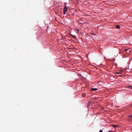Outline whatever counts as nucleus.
I'll use <instances>...</instances> for the list:
<instances>
[{
  "instance_id": "13",
  "label": "nucleus",
  "mask_w": 132,
  "mask_h": 132,
  "mask_svg": "<svg viewBox=\"0 0 132 132\" xmlns=\"http://www.w3.org/2000/svg\"><path fill=\"white\" fill-rule=\"evenodd\" d=\"M130 117H131V118H132V114H131L130 115Z\"/></svg>"
},
{
  "instance_id": "9",
  "label": "nucleus",
  "mask_w": 132,
  "mask_h": 132,
  "mask_svg": "<svg viewBox=\"0 0 132 132\" xmlns=\"http://www.w3.org/2000/svg\"><path fill=\"white\" fill-rule=\"evenodd\" d=\"M128 49H125L124 50V51H128Z\"/></svg>"
},
{
  "instance_id": "2",
  "label": "nucleus",
  "mask_w": 132,
  "mask_h": 132,
  "mask_svg": "<svg viewBox=\"0 0 132 132\" xmlns=\"http://www.w3.org/2000/svg\"><path fill=\"white\" fill-rule=\"evenodd\" d=\"M97 90V88H92L91 89V90L92 91H95Z\"/></svg>"
},
{
  "instance_id": "11",
  "label": "nucleus",
  "mask_w": 132,
  "mask_h": 132,
  "mask_svg": "<svg viewBox=\"0 0 132 132\" xmlns=\"http://www.w3.org/2000/svg\"><path fill=\"white\" fill-rule=\"evenodd\" d=\"M123 71V70H121L120 71V73L122 72Z\"/></svg>"
},
{
  "instance_id": "7",
  "label": "nucleus",
  "mask_w": 132,
  "mask_h": 132,
  "mask_svg": "<svg viewBox=\"0 0 132 132\" xmlns=\"http://www.w3.org/2000/svg\"><path fill=\"white\" fill-rule=\"evenodd\" d=\"M127 87L130 88L131 89H132V86H127Z\"/></svg>"
},
{
  "instance_id": "5",
  "label": "nucleus",
  "mask_w": 132,
  "mask_h": 132,
  "mask_svg": "<svg viewBox=\"0 0 132 132\" xmlns=\"http://www.w3.org/2000/svg\"><path fill=\"white\" fill-rule=\"evenodd\" d=\"M116 27L117 28H120V26L119 25H117L116 26Z\"/></svg>"
},
{
  "instance_id": "6",
  "label": "nucleus",
  "mask_w": 132,
  "mask_h": 132,
  "mask_svg": "<svg viewBox=\"0 0 132 132\" xmlns=\"http://www.w3.org/2000/svg\"><path fill=\"white\" fill-rule=\"evenodd\" d=\"M85 94L84 93H83L82 94V96L83 97H85Z\"/></svg>"
},
{
  "instance_id": "1",
  "label": "nucleus",
  "mask_w": 132,
  "mask_h": 132,
  "mask_svg": "<svg viewBox=\"0 0 132 132\" xmlns=\"http://www.w3.org/2000/svg\"><path fill=\"white\" fill-rule=\"evenodd\" d=\"M68 9L67 7L65 6L64 8H63V14L64 15H65V14L66 12L67 11Z\"/></svg>"
},
{
  "instance_id": "14",
  "label": "nucleus",
  "mask_w": 132,
  "mask_h": 132,
  "mask_svg": "<svg viewBox=\"0 0 132 132\" xmlns=\"http://www.w3.org/2000/svg\"><path fill=\"white\" fill-rule=\"evenodd\" d=\"M67 4V3H64V4L65 5H66Z\"/></svg>"
},
{
  "instance_id": "3",
  "label": "nucleus",
  "mask_w": 132,
  "mask_h": 132,
  "mask_svg": "<svg viewBox=\"0 0 132 132\" xmlns=\"http://www.w3.org/2000/svg\"><path fill=\"white\" fill-rule=\"evenodd\" d=\"M70 36L74 38L75 39L76 38V37L75 36L72 35H71Z\"/></svg>"
},
{
  "instance_id": "8",
  "label": "nucleus",
  "mask_w": 132,
  "mask_h": 132,
  "mask_svg": "<svg viewBox=\"0 0 132 132\" xmlns=\"http://www.w3.org/2000/svg\"><path fill=\"white\" fill-rule=\"evenodd\" d=\"M120 73V71H118L117 72H116V74H119Z\"/></svg>"
},
{
  "instance_id": "10",
  "label": "nucleus",
  "mask_w": 132,
  "mask_h": 132,
  "mask_svg": "<svg viewBox=\"0 0 132 132\" xmlns=\"http://www.w3.org/2000/svg\"><path fill=\"white\" fill-rule=\"evenodd\" d=\"M76 30L78 32H79V30L78 29H76Z\"/></svg>"
},
{
  "instance_id": "12",
  "label": "nucleus",
  "mask_w": 132,
  "mask_h": 132,
  "mask_svg": "<svg viewBox=\"0 0 132 132\" xmlns=\"http://www.w3.org/2000/svg\"><path fill=\"white\" fill-rule=\"evenodd\" d=\"M103 132V131L102 130H100L99 131V132Z\"/></svg>"
},
{
  "instance_id": "4",
  "label": "nucleus",
  "mask_w": 132,
  "mask_h": 132,
  "mask_svg": "<svg viewBox=\"0 0 132 132\" xmlns=\"http://www.w3.org/2000/svg\"><path fill=\"white\" fill-rule=\"evenodd\" d=\"M112 127H113L114 128H116V127H118V126L117 125H112Z\"/></svg>"
}]
</instances>
